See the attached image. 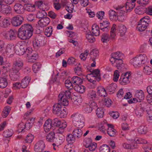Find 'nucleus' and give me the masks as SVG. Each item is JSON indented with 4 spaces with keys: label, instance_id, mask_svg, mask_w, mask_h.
<instances>
[{
    "label": "nucleus",
    "instance_id": "nucleus-47",
    "mask_svg": "<svg viewBox=\"0 0 152 152\" xmlns=\"http://www.w3.org/2000/svg\"><path fill=\"white\" fill-rule=\"evenodd\" d=\"M114 62L116 64L114 66L117 67L118 69L120 68L123 64V61L121 58L113 60Z\"/></svg>",
    "mask_w": 152,
    "mask_h": 152
},
{
    "label": "nucleus",
    "instance_id": "nucleus-5",
    "mask_svg": "<svg viewBox=\"0 0 152 152\" xmlns=\"http://www.w3.org/2000/svg\"><path fill=\"white\" fill-rule=\"evenodd\" d=\"M73 119V121L76 126L78 128H82L84 126V122L82 119V117L78 115H72Z\"/></svg>",
    "mask_w": 152,
    "mask_h": 152
},
{
    "label": "nucleus",
    "instance_id": "nucleus-63",
    "mask_svg": "<svg viewBox=\"0 0 152 152\" xmlns=\"http://www.w3.org/2000/svg\"><path fill=\"white\" fill-rule=\"evenodd\" d=\"M113 80L114 82H117L119 76V72L118 70H116L114 73Z\"/></svg>",
    "mask_w": 152,
    "mask_h": 152
},
{
    "label": "nucleus",
    "instance_id": "nucleus-9",
    "mask_svg": "<svg viewBox=\"0 0 152 152\" xmlns=\"http://www.w3.org/2000/svg\"><path fill=\"white\" fill-rule=\"evenodd\" d=\"M25 44H22V42H20L16 44L15 47V52L19 55H23L25 52Z\"/></svg>",
    "mask_w": 152,
    "mask_h": 152
},
{
    "label": "nucleus",
    "instance_id": "nucleus-33",
    "mask_svg": "<svg viewBox=\"0 0 152 152\" xmlns=\"http://www.w3.org/2000/svg\"><path fill=\"white\" fill-rule=\"evenodd\" d=\"M8 83L6 78L4 77H0V88H4L7 86Z\"/></svg>",
    "mask_w": 152,
    "mask_h": 152
},
{
    "label": "nucleus",
    "instance_id": "nucleus-57",
    "mask_svg": "<svg viewBox=\"0 0 152 152\" xmlns=\"http://www.w3.org/2000/svg\"><path fill=\"white\" fill-rule=\"evenodd\" d=\"M65 86L68 89H70L73 88V86L72 83L69 80H66L65 82Z\"/></svg>",
    "mask_w": 152,
    "mask_h": 152
},
{
    "label": "nucleus",
    "instance_id": "nucleus-60",
    "mask_svg": "<svg viewBox=\"0 0 152 152\" xmlns=\"http://www.w3.org/2000/svg\"><path fill=\"white\" fill-rule=\"evenodd\" d=\"M123 146L124 148L128 149H133L136 148V145L135 146L134 145H131L130 144L125 143L123 144Z\"/></svg>",
    "mask_w": 152,
    "mask_h": 152
},
{
    "label": "nucleus",
    "instance_id": "nucleus-39",
    "mask_svg": "<svg viewBox=\"0 0 152 152\" xmlns=\"http://www.w3.org/2000/svg\"><path fill=\"white\" fill-rule=\"evenodd\" d=\"M96 115L99 118H102L104 115L103 109L102 107H98L96 111Z\"/></svg>",
    "mask_w": 152,
    "mask_h": 152
},
{
    "label": "nucleus",
    "instance_id": "nucleus-23",
    "mask_svg": "<svg viewBox=\"0 0 152 152\" xmlns=\"http://www.w3.org/2000/svg\"><path fill=\"white\" fill-rule=\"evenodd\" d=\"M122 56V54L119 52L113 53L111 55V58L110 59V61L112 64H113V60L121 58V57Z\"/></svg>",
    "mask_w": 152,
    "mask_h": 152
},
{
    "label": "nucleus",
    "instance_id": "nucleus-7",
    "mask_svg": "<svg viewBox=\"0 0 152 152\" xmlns=\"http://www.w3.org/2000/svg\"><path fill=\"white\" fill-rule=\"evenodd\" d=\"M45 38L42 36H39L37 37L36 39L33 41V45L35 48L44 46L45 44Z\"/></svg>",
    "mask_w": 152,
    "mask_h": 152
},
{
    "label": "nucleus",
    "instance_id": "nucleus-1",
    "mask_svg": "<svg viewBox=\"0 0 152 152\" xmlns=\"http://www.w3.org/2000/svg\"><path fill=\"white\" fill-rule=\"evenodd\" d=\"M33 30L34 29L31 24L27 23L24 24L18 30V37L23 40L29 39L32 36Z\"/></svg>",
    "mask_w": 152,
    "mask_h": 152
},
{
    "label": "nucleus",
    "instance_id": "nucleus-4",
    "mask_svg": "<svg viewBox=\"0 0 152 152\" xmlns=\"http://www.w3.org/2000/svg\"><path fill=\"white\" fill-rule=\"evenodd\" d=\"M53 112L61 118L65 117L66 114V111L62 109L61 105L57 103H55L53 105Z\"/></svg>",
    "mask_w": 152,
    "mask_h": 152
},
{
    "label": "nucleus",
    "instance_id": "nucleus-2",
    "mask_svg": "<svg viewBox=\"0 0 152 152\" xmlns=\"http://www.w3.org/2000/svg\"><path fill=\"white\" fill-rule=\"evenodd\" d=\"M147 61V57L144 54H140L132 59L130 61L135 67L140 66L145 63Z\"/></svg>",
    "mask_w": 152,
    "mask_h": 152
},
{
    "label": "nucleus",
    "instance_id": "nucleus-64",
    "mask_svg": "<svg viewBox=\"0 0 152 152\" xmlns=\"http://www.w3.org/2000/svg\"><path fill=\"white\" fill-rule=\"evenodd\" d=\"M34 138L33 136L31 134L27 135L25 140L26 142L31 143L33 141Z\"/></svg>",
    "mask_w": 152,
    "mask_h": 152
},
{
    "label": "nucleus",
    "instance_id": "nucleus-55",
    "mask_svg": "<svg viewBox=\"0 0 152 152\" xmlns=\"http://www.w3.org/2000/svg\"><path fill=\"white\" fill-rule=\"evenodd\" d=\"M92 143V140L90 138H87L85 140L84 144L86 147L88 148Z\"/></svg>",
    "mask_w": 152,
    "mask_h": 152
},
{
    "label": "nucleus",
    "instance_id": "nucleus-53",
    "mask_svg": "<svg viewBox=\"0 0 152 152\" xmlns=\"http://www.w3.org/2000/svg\"><path fill=\"white\" fill-rule=\"evenodd\" d=\"M52 27L50 26L47 28L45 31V34L48 37H50L51 35L52 32Z\"/></svg>",
    "mask_w": 152,
    "mask_h": 152
},
{
    "label": "nucleus",
    "instance_id": "nucleus-35",
    "mask_svg": "<svg viewBox=\"0 0 152 152\" xmlns=\"http://www.w3.org/2000/svg\"><path fill=\"white\" fill-rule=\"evenodd\" d=\"M92 75L96 78V80L98 81L101 80L100 71L99 69L94 70L92 72Z\"/></svg>",
    "mask_w": 152,
    "mask_h": 152
},
{
    "label": "nucleus",
    "instance_id": "nucleus-3",
    "mask_svg": "<svg viewBox=\"0 0 152 152\" xmlns=\"http://www.w3.org/2000/svg\"><path fill=\"white\" fill-rule=\"evenodd\" d=\"M116 30V25L113 24L111 29L110 36L107 33L103 34L101 36V41L103 43H107L109 41L110 39L112 40L115 39L116 36L115 31Z\"/></svg>",
    "mask_w": 152,
    "mask_h": 152
},
{
    "label": "nucleus",
    "instance_id": "nucleus-15",
    "mask_svg": "<svg viewBox=\"0 0 152 152\" xmlns=\"http://www.w3.org/2000/svg\"><path fill=\"white\" fill-rule=\"evenodd\" d=\"M130 73L126 72L123 77H121L119 80L120 83L122 85H125L129 83L130 81L129 80L130 77Z\"/></svg>",
    "mask_w": 152,
    "mask_h": 152
},
{
    "label": "nucleus",
    "instance_id": "nucleus-51",
    "mask_svg": "<svg viewBox=\"0 0 152 152\" xmlns=\"http://www.w3.org/2000/svg\"><path fill=\"white\" fill-rule=\"evenodd\" d=\"M10 24V22L9 19H5L3 21L0 26L3 28H6Z\"/></svg>",
    "mask_w": 152,
    "mask_h": 152
},
{
    "label": "nucleus",
    "instance_id": "nucleus-44",
    "mask_svg": "<svg viewBox=\"0 0 152 152\" xmlns=\"http://www.w3.org/2000/svg\"><path fill=\"white\" fill-rule=\"evenodd\" d=\"M116 87L117 86L115 84L112 83L107 87V89L109 91V92L112 93H113Z\"/></svg>",
    "mask_w": 152,
    "mask_h": 152
},
{
    "label": "nucleus",
    "instance_id": "nucleus-18",
    "mask_svg": "<svg viewBox=\"0 0 152 152\" xmlns=\"http://www.w3.org/2000/svg\"><path fill=\"white\" fill-rule=\"evenodd\" d=\"M50 20L47 17H45L40 19L38 21V24L41 27H43L47 26L50 23Z\"/></svg>",
    "mask_w": 152,
    "mask_h": 152
},
{
    "label": "nucleus",
    "instance_id": "nucleus-26",
    "mask_svg": "<svg viewBox=\"0 0 152 152\" xmlns=\"http://www.w3.org/2000/svg\"><path fill=\"white\" fill-rule=\"evenodd\" d=\"M56 139V138L55 137V134L54 132H50L46 137V140L48 142H54Z\"/></svg>",
    "mask_w": 152,
    "mask_h": 152
},
{
    "label": "nucleus",
    "instance_id": "nucleus-36",
    "mask_svg": "<svg viewBox=\"0 0 152 152\" xmlns=\"http://www.w3.org/2000/svg\"><path fill=\"white\" fill-rule=\"evenodd\" d=\"M144 110V108L141 107H140L136 108L135 109V113L138 117L142 116L143 115Z\"/></svg>",
    "mask_w": 152,
    "mask_h": 152
},
{
    "label": "nucleus",
    "instance_id": "nucleus-13",
    "mask_svg": "<svg viewBox=\"0 0 152 152\" xmlns=\"http://www.w3.org/2000/svg\"><path fill=\"white\" fill-rule=\"evenodd\" d=\"M23 66V63L22 61L16 60L13 62L12 67L11 69L20 72V70L22 68Z\"/></svg>",
    "mask_w": 152,
    "mask_h": 152
},
{
    "label": "nucleus",
    "instance_id": "nucleus-58",
    "mask_svg": "<svg viewBox=\"0 0 152 152\" xmlns=\"http://www.w3.org/2000/svg\"><path fill=\"white\" fill-rule=\"evenodd\" d=\"M12 132L11 130L9 129L4 131L3 133L4 136L6 137H10L12 135Z\"/></svg>",
    "mask_w": 152,
    "mask_h": 152
},
{
    "label": "nucleus",
    "instance_id": "nucleus-54",
    "mask_svg": "<svg viewBox=\"0 0 152 152\" xmlns=\"http://www.w3.org/2000/svg\"><path fill=\"white\" fill-rule=\"evenodd\" d=\"M152 71V69L149 66H146L143 68V72L148 75L151 74Z\"/></svg>",
    "mask_w": 152,
    "mask_h": 152
},
{
    "label": "nucleus",
    "instance_id": "nucleus-30",
    "mask_svg": "<svg viewBox=\"0 0 152 152\" xmlns=\"http://www.w3.org/2000/svg\"><path fill=\"white\" fill-rule=\"evenodd\" d=\"M30 80V79L28 77H25L22 80L21 83V86L22 88H25L28 86Z\"/></svg>",
    "mask_w": 152,
    "mask_h": 152
},
{
    "label": "nucleus",
    "instance_id": "nucleus-52",
    "mask_svg": "<svg viewBox=\"0 0 152 152\" xmlns=\"http://www.w3.org/2000/svg\"><path fill=\"white\" fill-rule=\"evenodd\" d=\"M135 3H132L127 2L126 3V8L127 11L132 10L135 7Z\"/></svg>",
    "mask_w": 152,
    "mask_h": 152
},
{
    "label": "nucleus",
    "instance_id": "nucleus-31",
    "mask_svg": "<svg viewBox=\"0 0 152 152\" xmlns=\"http://www.w3.org/2000/svg\"><path fill=\"white\" fill-rule=\"evenodd\" d=\"M72 134L75 137L77 138H80L83 134V132L82 130L79 129H76L74 130Z\"/></svg>",
    "mask_w": 152,
    "mask_h": 152
},
{
    "label": "nucleus",
    "instance_id": "nucleus-6",
    "mask_svg": "<svg viewBox=\"0 0 152 152\" xmlns=\"http://www.w3.org/2000/svg\"><path fill=\"white\" fill-rule=\"evenodd\" d=\"M25 53L27 55L29 61L31 62H34L37 58V54L34 53L31 48H26Z\"/></svg>",
    "mask_w": 152,
    "mask_h": 152
},
{
    "label": "nucleus",
    "instance_id": "nucleus-38",
    "mask_svg": "<svg viewBox=\"0 0 152 152\" xmlns=\"http://www.w3.org/2000/svg\"><path fill=\"white\" fill-rule=\"evenodd\" d=\"M75 137L73 135L69 134L67 136L66 141L69 143L72 144L75 141Z\"/></svg>",
    "mask_w": 152,
    "mask_h": 152
},
{
    "label": "nucleus",
    "instance_id": "nucleus-14",
    "mask_svg": "<svg viewBox=\"0 0 152 152\" xmlns=\"http://www.w3.org/2000/svg\"><path fill=\"white\" fill-rule=\"evenodd\" d=\"M123 7H116V11H115L113 10H110L109 12V15L110 18L111 19H112L113 20L116 21L117 19V16L118 14V10L121 9Z\"/></svg>",
    "mask_w": 152,
    "mask_h": 152
},
{
    "label": "nucleus",
    "instance_id": "nucleus-11",
    "mask_svg": "<svg viewBox=\"0 0 152 152\" xmlns=\"http://www.w3.org/2000/svg\"><path fill=\"white\" fill-rule=\"evenodd\" d=\"M9 73V76L12 80L16 81L19 79L20 75V72L10 69Z\"/></svg>",
    "mask_w": 152,
    "mask_h": 152
},
{
    "label": "nucleus",
    "instance_id": "nucleus-59",
    "mask_svg": "<svg viewBox=\"0 0 152 152\" xmlns=\"http://www.w3.org/2000/svg\"><path fill=\"white\" fill-rule=\"evenodd\" d=\"M88 51L87 50H86L84 53H82L80 55V57L82 60L83 61L86 60V57L88 55Z\"/></svg>",
    "mask_w": 152,
    "mask_h": 152
},
{
    "label": "nucleus",
    "instance_id": "nucleus-10",
    "mask_svg": "<svg viewBox=\"0 0 152 152\" xmlns=\"http://www.w3.org/2000/svg\"><path fill=\"white\" fill-rule=\"evenodd\" d=\"M52 124L55 126L58 127L60 129H63L66 126V123L61 122L58 118H55L52 120Z\"/></svg>",
    "mask_w": 152,
    "mask_h": 152
},
{
    "label": "nucleus",
    "instance_id": "nucleus-61",
    "mask_svg": "<svg viewBox=\"0 0 152 152\" xmlns=\"http://www.w3.org/2000/svg\"><path fill=\"white\" fill-rule=\"evenodd\" d=\"M61 94H62V95L64 96L65 98L69 99L70 97L71 92L69 90L66 91L65 92H61L60 93Z\"/></svg>",
    "mask_w": 152,
    "mask_h": 152
},
{
    "label": "nucleus",
    "instance_id": "nucleus-27",
    "mask_svg": "<svg viewBox=\"0 0 152 152\" xmlns=\"http://www.w3.org/2000/svg\"><path fill=\"white\" fill-rule=\"evenodd\" d=\"M117 29L119 31L121 36H124L126 31V28L125 26L122 24L119 25L118 26Z\"/></svg>",
    "mask_w": 152,
    "mask_h": 152
},
{
    "label": "nucleus",
    "instance_id": "nucleus-8",
    "mask_svg": "<svg viewBox=\"0 0 152 152\" xmlns=\"http://www.w3.org/2000/svg\"><path fill=\"white\" fill-rule=\"evenodd\" d=\"M23 21V17L18 15L13 17L12 19L11 23L14 26H18L21 25Z\"/></svg>",
    "mask_w": 152,
    "mask_h": 152
},
{
    "label": "nucleus",
    "instance_id": "nucleus-50",
    "mask_svg": "<svg viewBox=\"0 0 152 152\" xmlns=\"http://www.w3.org/2000/svg\"><path fill=\"white\" fill-rule=\"evenodd\" d=\"M75 73L77 75L80 76L82 74V69H81V66L80 64L75 67Z\"/></svg>",
    "mask_w": 152,
    "mask_h": 152
},
{
    "label": "nucleus",
    "instance_id": "nucleus-22",
    "mask_svg": "<svg viewBox=\"0 0 152 152\" xmlns=\"http://www.w3.org/2000/svg\"><path fill=\"white\" fill-rule=\"evenodd\" d=\"M135 97L138 99L139 102H141L144 98V93L141 90H137L135 92Z\"/></svg>",
    "mask_w": 152,
    "mask_h": 152
},
{
    "label": "nucleus",
    "instance_id": "nucleus-62",
    "mask_svg": "<svg viewBox=\"0 0 152 152\" xmlns=\"http://www.w3.org/2000/svg\"><path fill=\"white\" fill-rule=\"evenodd\" d=\"M35 6L34 5L31 4H27L26 8L27 10L28 11H32L35 10Z\"/></svg>",
    "mask_w": 152,
    "mask_h": 152
},
{
    "label": "nucleus",
    "instance_id": "nucleus-28",
    "mask_svg": "<svg viewBox=\"0 0 152 152\" xmlns=\"http://www.w3.org/2000/svg\"><path fill=\"white\" fill-rule=\"evenodd\" d=\"M138 23L137 28L138 31L140 32H142L145 31L147 27L148 26L146 24V23L145 24L140 21Z\"/></svg>",
    "mask_w": 152,
    "mask_h": 152
},
{
    "label": "nucleus",
    "instance_id": "nucleus-34",
    "mask_svg": "<svg viewBox=\"0 0 152 152\" xmlns=\"http://www.w3.org/2000/svg\"><path fill=\"white\" fill-rule=\"evenodd\" d=\"M74 89L75 91L81 93H83L85 91L84 86L80 85V84L75 86L74 87Z\"/></svg>",
    "mask_w": 152,
    "mask_h": 152
},
{
    "label": "nucleus",
    "instance_id": "nucleus-45",
    "mask_svg": "<svg viewBox=\"0 0 152 152\" xmlns=\"http://www.w3.org/2000/svg\"><path fill=\"white\" fill-rule=\"evenodd\" d=\"M147 127L144 126H141L138 129V132L139 134H145L147 132Z\"/></svg>",
    "mask_w": 152,
    "mask_h": 152
},
{
    "label": "nucleus",
    "instance_id": "nucleus-16",
    "mask_svg": "<svg viewBox=\"0 0 152 152\" xmlns=\"http://www.w3.org/2000/svg\"><path fill=\"white\" fill-rule=\"evenodd\" d=\"M62 94L60 93L59 94L58 97V102L57 103L61 105L66 106L68 104V100L65 98Z\"/></svg>",
    "mask_w": 152,
    "mask_h": 152
},
{
    "label": "nucleus",
    "instance_id": "nucleus-40",
    "mask_svg": "<svg viewBox=\"0 0 152 152\" xmlns=\"http://www.w3.org/2000/svg\"><path fill=\"white\" fill-rule=\"evenodd\" d=\"M47 15V13L44 10L39 11L36 14V18L39 19H42Z\"/></svg>",
    "mask_w": 152,
    "mask_h": 152
},
{
    "label": "nucleus",
    "instance_id": "nucleus-12",
    "mask_svg": "<svg viewBox=\"0 0 152 152\" xmlns=\"http://www.w3.org/2000/svg\"><path fill=\"white\" fill-rule=\"evenodd\" d=\"M45 145L42 140L38 141L35 145L34 147V151L36 152H41L44 150Z\"/></svg>",
    "mask_w": 152,
    "mask_h": 152
},
{
    "label": "nucleus",
    "instance_id": "nucleus-25",
    "mask_svg": "<svg viewBox=\"0 0 152 152\" xmlns=\"http://www.w3.org/2000/svg\"><path fill=\"white\" fill-rule=\"evenodd\" d=\"M8 36L7 39H10V40H15L17 37L16 36V32L14 30H10L7 33Z\"/></svg>",
    "mask_w": 152,
    "mask_h": 152
},
{
    "label": "nucleus",
    "instance_id": "nucleus-37",
    "mask_svg": "<svg viewBox=\"0 0 152 152\" xmlns=\"http://www.w3.org/2000/svg\"><path fill=\"white\" fill-rule=\"evenodd\" d=\"M98 89L97 93L99 96L104 97H106L107 96V94L106 90L104 88L100 87L98 88Z\"/></svg>",
    "mask_w": 152,
    "mask_h": 152
},
{
    "label": "nucleus",
    "instance_id": "nucleus-19",
    "mask_svg": "<svg viewBox=\"0 0 152 152\" xmlns=\"http://www.w3.org/2000/svg\"><path fill=\"white\" fill-rule=\"evenodd\" d=\"M118 13V15L116 18L117 19H116V21L118 20L119 21L122 22L126 20V13L125 11H124L121 9L119 10Z\"/></svg>",
    "mask_w": 152,
    "mask_h": 152
},
{
    "label": "nucleus",
    "instance_id": "nucleus-21",
    "mask_svg": "<svg viewBox=\"0 0 152 152\" xmlns=\"http://www.w3.org/2000/svg\"><path fill=\"white\" fill-rule=\"evenodd\" d=\"M11 8L10 6L5 4L0 8V12L6 15L11 13Z\"/></svg>",
    "mask_w": 152,
    "mask_h": 152
},
{
    "label": "nucleus",
    "instance_id": "nucleus-56",
    "mask_svg": "<svg viewBox=\"0 0 152 152\" xmlns=\"http://www.w3.org/2000/svg\"><path fill=\"white\" fill-rule=\"evenodd\" d=\"M88 96L90 98L94 99L96 97V92L94 91H90L88 94Z\"/></svg>",
    "mask_w": 152,
    "mask_h": 152
},
{
    "label": "nucleus",
    "instance_id": "nucleus-46",
    "mask_svg": "<svg viewBox=\"0 0 152 152\" xmlns=\"http://www.w3.org/2000/svg\"><path fill=\"white\" fill-rule=\"evenodd\" d=\"M11 110V108L9 106H6L4 108L2 113V115L4 118H6L9 114Z\"/></svg>",
    "mask_w": 152,
    "mask_h": 152
},
{
    "label": "nucleus",
    "instance_id": "nucleus-42",
    "mask_svg": "<svg viewBox=\"0 0 152 152\" xmlns=\"http://www.w3.org/2000/svg\"><path fill=\"white\" fill-rule=\"evenodd\" d=\"M100 152H110V147L107 145H104L99 148Z\"/></svg>",
    "mask_w": 152,
    "mask_h": 152
},
{
    "label": "nucleus",
    "instance_id": "nucleus-49",
    "mask_svg": "<svg viewBox=\"0 0 152 152\" xmlns=\"http://www.w3.org/2000/svg\"><path fill=\"white\" fill-rule=\"evenodd\" d=\"M41 65L40 63L37 62L34 64L32 66L33 70L34 73H36L41 67Z\"/></svg>",
    "mask_w": 152,
    "mask_h": 152
},
{
    "label": "nucleus",
    "instance_id": "nucleus-29",
    "mask_svg": "<svg viewBox=\"0 0 152 152\" xmlns=\"http://www.w3.org/2000/svg\"><path fill=\"white\" fill-rule=\"evenodd\" d=\"M83 82L82 78L78 76H74L72 78V82L76 85L82 84Z\"/></svg>",
    "mask_w": 152,
    "mask_h": 152
},
{
    "label": "nucleus",
    "instance_id": "nucleus-24",
    "mask_svg": "<svg viewBox=\"0 0 152 152\" xmlns=\"http://www.w3.org/2000/svg\"><path fill=\"white\" fill-rule=\"evenodd\" d=\"M52 120L48 119L47 120L44 124V129L45 131L46 132H48L52 127Z\"/></svg>",
    "mask_w": 152,
    "mask_h": 152
},
{
    "label": "nucleus",
    "instance_id": "nucleus-48",
    "mask_svg": "<svg viewBox=\"0 0 152 152\" xmlns=\"http://www.w3.org/2000/svg\"><path fill=\"white\" fill-rule=\"evenodd\" d=\"M139 21L145 24L146 23V24L148 26L151 22V19L149 16H146L141 18Z\"/></svg>",
    "mask_w": 152,
    "mask_h": 152
},
{
    "label": "nucleus",
    "instance_id": "nucleus-32",
    "mask_svg": "<svg viewBox=\"0 0 152 152\" xmlns=\"http://www.w3.org/2000/svg\"><path fill=\"white\" fill-rule=\"evenodd\" d=\"M86 37L88 41L91 43L94 42L95 41V39L90 31L86 33Z\"/></svg>",
    "mask_w": 152,
    "mask_h": 152
},
{
    "label": "nucleus",
    "instance_id": "nucleus-20",
    "mask_svg": "<svg viewBox=\"0 0 152 152\" xmlns=\"http://www.w3.org/2000/svg\"><path fill=\"white\" fill-rule=\"evenodd\" d=\"M108 128L107 130L108 134L111 137H115L116 136V130L114 129V126L112 124H108Z\"/></svg>",
    "mask_w": 152,
    "mask_h": 152
},
{
    "label": "nucleus",
    "instance_id": "nucleus-41",
    "mask_svg": "<svg viewBox=\"0 0 152 152\" xmlns=\"http://www.w3.org/2000/svg\"><path fill=\"white\" fill-rule=\"evenodd\" d=\"M110 24V23L107 21H104L102 23H100V28L103 27L104 28H107L105 30V31H107L110 28L109 26Z\"/></svg>",
    "mask_w": 152,
    "mask_h": 152
},
{
    "label": "nucleus",
    "instance_id": "nucleus-17",
    "mask_svg": "<svg viewBox=\"0 0 152 152\" xmlns=\"http://www.w3.org/2000/svg\"><path fill=\"white\" fill-rule=\"evenodd\" d=\"M13 7L15 12L17 14H22L24 12V7L20 4H15Z\"/></svg>",
    "mask_w": 152,
    "mask_h": 152
},
{
    "label": "nucleus",
    "instance_id": "nucleus-43",
    "mask_svg": "<svg viewBox=\"0 0 152 152\" xmlns=\"http://www.w3.org/2000/svg\"><path fill=\"white\" fill-rule=\"evenodd\" d=\"M99 51L96 49H93L90 52V55H91V58L95 59L99 55Z\"/></svg>",
    "mask_w": 152,
    "mask_h": 152
}]
</instances>
